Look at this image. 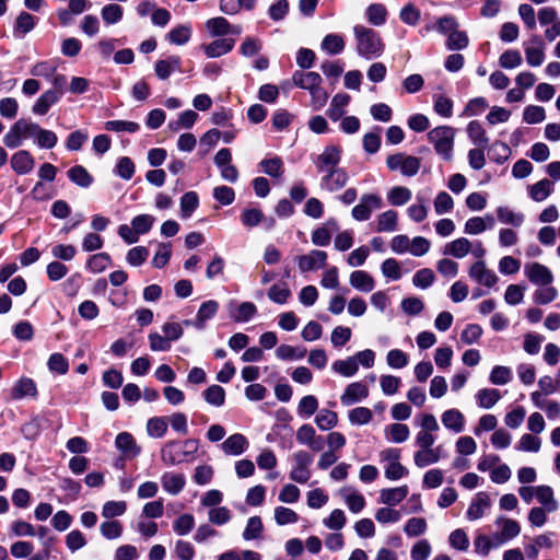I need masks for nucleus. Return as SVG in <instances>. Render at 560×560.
Returning a JSON list of instances; mask_svg holds the SVG:
<instances>
[{"label":"nucleus","mask_w":560,"mask_h":560,"mask_svg":"<svg viewBox=\"0 0 560 560\" xmlns=\"http://www.w3.org/2000/svg\"><path fill=\"white\" fill-rule=\"evenodd\" d=\"M358 54L370 60L380 57L384 51V43L380 35L372 28L363 25L353 26Z\"/></svg>","instance_id":"f257e3e1"},{"label":"nucleus","mask_w":560,"mask_h":560,"mask_svg":"<svg viewBox=\"0 0 560 560\" xmlns=\"http://www.w3.org/2000/svg\"><path fill=\"white\" fill-rule=\"evenodd\" d=\"M456 130L450 126H440L428 132V140L433 145L434 151L445 161L453 159V148Z\"/></svg>","instance_id":"f03ea898"},{"label":"nucleus","mask_w":560,"mask_h":560,"mask_svg":"<svg viewBox=\"0 0 560 560\" xmlns=\"http://www.w3.org/2000/svg\"><path fill=\"white\" fill-rule=\"evenodd\" d=\"M198 450V443L195 440L185 442L167 443L161 452V459L166 465H176L189 460L190 456Z\"/></svg>","instance_id":"7ed1b4c3"},{"label":"nucleus","mask_w":560,"mask_h":560,"mask_svg":"<svg viewBox=\"0 0 560 560\" xmlns=\"http://www.w3.org/2000/svg\"><path fill=\"white\" fill-rule=\"evenodd\" d=\"M38 127L39 125L35 122L19 119L3 137V143L10 149H15L27 138L35 139Z\"/></svg>","instance_id":"20e7f679"},{"label":"nucleus","mask_w":560,"mask_h":560,"mask_svg":"<svg viewBox=\"0 0 560 560\" xmlns=\"http://www.w3.org/2000/svg\"><path fill=\"white\" fill-rule=\"evenodd\" d=\"M386 165L390 171H397L402 176L412 177L421 167L419 158L406 153H395L386 158Z\"/></svg>","instance_id":"39448f33"},{"label":"nucleus","mask_w":560,"mask_h":560,"mask_svg":"<svg viewBox=\"0 0 560 560\" xmlns=\"http://www.w3.org/2000/svg\"><path fill=\"white\" fill-rule=\"evenodd\" d=\"M291 459L292 468L289 474L290 479L298 483H306L312 476L310 466L313 463V456L308 452L300 450L292 454Z\"/></svg>","instance_id":"423d86ee"},{"label":"nucleus","mask_w":560,"mask_h":560,"mask_svg":"<svg viewBox=\"0 0 560 560\" xmlns=\"http://www.w3.org/2000/svg\"><path fill=\"white\" fill-rule=\"evenodd\" d=\"M383 202L381 196L376 194H364L360 198V202L353 207L351 214L357 221H366L371 218L372 212L382 208Z\"/></svg>","instance_id":"0eeeda50"},{"label":"nucleus","mask_w":560,"mask_h":560,"mask_svg":"<svg viewBox=\"0 0 560 560\" xmlns=\"http://www.w3.org/2000/svg\"><path fill=\"white\" fill-rule=\"evenodd\" d=\"M295 261L301 272L314 271L326 266L327 253L319 249H313L307 254L296 256Z\"/></svg>","instance_id":"6e6552de"},{"label":"nucleus","mask_w":560,"mask_h":560,"mask_svg":"<svg viewBox=\"0 0 560 560\" xmlns=\"http://www.w3.org/2000/svg\"><path fill=\"white\" fill-rule=\"evenodd\" d=\"M341 160V149L338 145H327L323 152L317 155L314 163L319 173H325L335 168Z\"/></svg>","instance_id":"1a4fd4ad"},{"label":"nucleus","mask_w":560,"mask_h":560,"mask_svg":"<svg viewBox=\"0 0 560 560\" xmlns=\"http://www.w3.org/2000/svg\"><path fill=\"white\" fill-rule=\"evenodd\" d=\"M443 457L445 451L442 445L418 448L413 454V463L418 468H425L439 463Z\"/></svg>","instance_id":"9d476101"},{"label":"nucleus","mask_w":560,"mask_h":560,"mask_svg":"<svg viewBox=\"0 0 560 560\" xmlns=\"http://www.w3.org/2000/svg\"><path fill=\"white\" fill-rule=\"evenodd\" d=\"M232 154L229 149H221L214 156V163L220 170L221 177L230 183H235L238 178L237 168L231 164Z\"/></svg>","instance_id":"9b49d317"},{"label":"nucleus","mask_w":560,"mask_h":560,"mask_svg":"<svg viewBox=\"0 0 560 560\" xmlns=\"http://www.w3.org/2000/svg\"><path fill=\"white\" fill-rule=\"evenodd\" d=\"M526 62L530 67H539L542 65L545 60V44L542 39L533 35L525 44H524Z\"/></svg>","instance_id":"f8f14e48"},{"label":"nucleus","mask_w":560,"mask_h":560,"mask_svg":"<svg viewBox=\"0 0 560 560\" xmlns=\"http://www.w3.org/2000/svg\"><path fill=\"white\" fill-rule=\"evenodd\" d=\"M320 178V188L328 192H335L343 188L348 183V174L343 168H335L323 173Z\"/></svg>","instance_id":"ddd939ff"},{"label":"nucleus","mask_w":560,"mask_h":560,"mask_svg":"<svg viewBox=\"0 0 560 560\" xmlns=\"http://www.w3.org/2000/svg\"><path fill=\"white\" fill-rule=\"evenodd\" d=\"M524 272L529 281L537 285H549L553 281L551 270L539 262L526 264Z\"/></svg>","instance_id":"4468645a"},{"label":"nucleus","mask_w":560,"mask_h":560,"mask_svg":"<svg viewBox=\"0 0 560 560\" xmlns=\"http://www.w3.org/2000/svg\"><path fill=\"white\" fill-rule=\"evenodd\" d=\"M296 441L301 445L310 447L314 452H319L324 447V438L316 434L311 424H303L296 430Z\"/></svg>","instance_id":"2eb2a0df"},{"label":"nucleus","mask_w":560,"mask_h":560,"mask_svg":"<svg viewBox=\"0 0 560 560\" xmlns=\"http://www.w3.org/2000/svg\"><path fill=\"white\" fill-rule=\"evenodd\" d=\"M469 277L477 283L492 288L498 282L497 275L487 268L483 260H479L471 265L469 269Z\"/></svg>","instance_id":"dca6fc26"},{"label":"nucleus","mask_w":560,"mask_h":560,"mask_svg":"<svg viewBox=\"0 0 560 560\" xmlns=\"http://www.w3.org/2000/svg\"><path fill=\"white\" fill-rule=\"evenodd\" d=\"M115 446L126 459L137 457L141 448L129 432H120L115 439Z\"/></svg>","instance_id":"f3484780"},{"label":"nucleus","mask_w":560,"mask_h":560,"mask_svg":"<svg viewBox=\"0 0 560 560\" xmlns=\"http://www.w3.org/2000/svg\"><path fill=\"white\" fill-rule=\"evenodd\" d=\"M369 396V388L362 382H354L349 384L343 394L340 396V401L343 406L354 405Z\"/></svg>","instance_id":"a211bd4d"},{"label":"nucleus","mask_w":560,"mask_h":560,"mask_svg":"<svg viewBox=\"0 0 560 560\" xmlns=\"http://www.w3.org/2000/svg\"><path fill=\"white\" fill-rule=\"evenodd\" d=\"M37 396V387L35 382L30 377H21L18 380L10 389V397L13 400H21L30 397L35 398Z\"/></svg>","instance_id":"6ab92c4d"},{"label":"nucleus","mask_w":560,"mask_h":560,"mask_svg":"<svg viewBox=\"0 0 560 560\" xmlns=\"http://www.w3.org/2000/svg\"><path fill=\"white\" fill-rule=\"evenodd\" d=\"M495 524L502 527L500 534L494 535L497 545H502L515 538L521 533V526L515 520L500 516L495 520Z\"/></svg>","instance_id":"aec40b11"},{"label":"nucleus","mask_w":560,"mask_h":560,"mask_svg":"<svg viewBox=\"0 0 560 560\" xmlns=\"http://www.w3.org/2000/svg\"><path fill=\"white\" fill-rule=\"evenodd\" d=\"M248 445L249 443L245 435L234 433L223 441L220 447L225 455L240 456L247 450Z\"/></svg>","instance_id":"412c9836"},{"label":"nucleus","mask_w":560,"mask_h":560,"mask_svg":"<svg viewBox=\"0 0 560 560\" xmlns=\"http://www.w3.org/2000/svg\"><path fill=\"white\" fill-rule=\"evenodd\" d=\"M34 158L26 150L14 153L11 158V167L19 175L28 174L34 168Z\"/></svg>","instance_id":"4be33fe9"},{"label":"nucleus","mask_w":560,"mask_h":560,"mask_svg":"<svg viewBox=\"0 0 560 560\" xmlns=\"http://www.w3.org/2000/svg\"><path fill=\"white\" fill-rule=\"evenodd\" d=\"M339 495L346 502L352 513H360L365 506L364 497L352 487H343L339 490Z\"/></svg>","instance_id":"5701e85b"},{"label":"nucleus","mask_w":560,"mask_h":560,"mask_svg":"<svg viewBox=\"0 0 560 560\" xmlns=\"http://www.w3.org/2000/svg\"><path fill=\"white\" fill-rule=\"evenodd\" d=\"M161 483L167 493L176 495L184 489L186 480L183 474L167 471L162 475Z\"/></svg>","instance_id":"b1692460"},{"label":"nucleus","mask_w":560,"mask_h":560,"mask_svg":"<svg viewBox=\"0 0 560 560\" xmlns=\"http://www.w3.org/2000/svg\"><path fill=\"white\" fill-rule=\"evenodd\" d=\"M490 508V498L486 492H479L471 501L468 510L467 517L470 521L481 518L487 510Z\"/></svg>","instance_id":"393cba45"},{"label":"nucleus","mask_w":560,"mask_h":560,"mask_svg":"<svg viewBox=\"0 0 560 560\" xmlns=\"http://www.w3.org/2000/svg\"><path fill=\"white\" fill-rule=\"evenodd\" d=\"M441 420L443 425L454 433H460L465 429V417L458 409L445 410Z\"/></svg>","instance_id":"a878e982"},{"label":"nucleus","mask_w":560,"mask_h":560,"mask_svg":"<svg viewBox=\"0 0 560 560\" xmlns=\"http://www.w3.org/2000/svg\"><path fill=\"white\" fill-rule=\"evenodd\" d=\"M292 81L294 85L307 90L308 92L318 88L322 83V77L317 72L295 71Z\"/></svg>","instance_id":"bb28decb"},{"label":"nucleus","mask_w":560,"mask_h":560,"mask_svg":"<svg viewBox=\"0 0 560 560\" xmlns=\"http://www.w3.org/2000/svg\"><path fill=\"white\" fill-rule=\"evenodd\" d=\"M61 97V93L54 90L44 92L35 102L32 112L36 115H45L49 108L55 105Z\"/></svg>","instance_id":"cd10ccee"},{"label":"nucleus","mask_w":560,"mask_h":560,"mask_svg":"<svg viewBox=\"0 0 560 560\" xmlns=\"http://www.w3.org/2000/svg\"><path fill=\"white\" fill-rule=\"evenodd\" d=\"M409 489L407 486L388 488L381 490L380 494V503L394 506L400 503L407 495Z\"/></svg>","instance_id":"c85d7f7f"},{"label":"nucleus","mask_w":560,"mask_h":560,"mask_svg":"<svg viewBox=\"0 0 560 560\" xmlns=\"http://www.w3.org/2000/svg\"><path fill=\"white\" fill-rule=\"evenodd\" d=\"M349 282L354 289L365 293L371 292L375 287L374 279L363 270L351 272Z\"/></svg>","instance_id":"c756f323"},{"label":"nucleus","mask_w":560,"mask_h":560,"mask_svg":"<svg viewBox=\"0 0 560 560\" xmlns=\"http://www.w3.org/2000/svg\"><path fill=\"white\" fill-rule=\"evenodd\" d=\"M180 69V58L171 56L167 59L159 60L155 63V73L159 79L166 80L171 73Z\"/></svg>","instance_id":"7c9ffc66"},{"label":"nucleus","mask_w":560,"mask_h":560,"mask_svg":"<svg viewBox=\"0 0 560 560\" xmlns=\"http://www.w3.org/2000/svg\"><path fill=\"white\" fill-rule=\"evenodd\" d=\"M467 135L471 142L480 148H487L489 144V138L481 124L477 120H472L467 126Z\"/></svg>","instance_id":"2f4dec72"},{"label":"nucleus","mask_w":560,"mask_h":560,"mask_svg":"<svg viewBox=\"0 0 560 560\" xmlns=\"http://www.w3.org/2000/svg\"><path fill=\"white\" fill-rule=\"evenodd\" d=\"M198 114L191 109L185 110L179 114L178 118L171 120L167 125L168 129L173 132H178L180 129H189L197 121Z\"/></svg>","instance_id":"473e14b6"},{"label":"nucleus","mask_w":560,"mask_h":560,"mask_svg":"<svg viewBox=\"0 0 560 560\" xmlns=\"http://www.w3.org/2000/svg\"><path fill=\"white\" fill-rule=\"evenodd\" d=\"M410 430L407 424L393 423L385 428V436L393 443H404L409 439Z\"/></svg>","instance_id":"72a5a7b5"},{"label":"nucleus","mask_w":560,"mask_h":560,"mask_svg":"<svg viewBox=\"0 0 560 560\" xmlns=\"http://www.w3.org/2000/svg\"><path fill=\"white\" fill-rule=\"evenodd\" d=\"M69 179L75 185L88 188L93 183L92 175L82 165H74L68 171Z\"/></svg>","instance_id":"f704fd0d"},{"label":"nucleus","mask_w":560,"mask_h":560,"mask_svg":"<svg viewBox=\"0 0 560 560\" xmlns=\"http://www.w3.org/2000/svg\"><path fill=\"white\" fill-rule=\"evenodd\" d=\"M471 248V243L465 237H459L448 243L444 248L445 255H451L455 258L465 257Z\"/></svg>","instance_id":"c9c22d12"},{"label":"nucleus","mask_w":560,"mask_h":560,"mask_svg":"<svg viewBox=\"0 0 560 560\" xmlns=\"http://www.w3.org/2000/svg\"><path fill=\"white\" fill-rule=\"evenodd\" d=\"M536 498L540 504L544 505L547 512H555L558 510V502L553 497V490L549 486H538L536 490Z\"/></svg>","instance_id":"e433bc0d"},{"label":"nucleus","mask_w":560,"mask_h":560,"mask_svg":"<svg viewBox=\"0 0 560 560\" xmlns=\"http://www.w3.org/2000/svg\"><path fill=\"white\" fill-rule=\"evenodd\" d=\"M241 34L240 26L231 25L224 18L212 19V37Z\"/></svg>","instance_id":"4c0bfd02"},{"label":"nucleus","mask_w":560,"mask_h":560,"mask_svg":"<svg viewBox=\"0 0 560 560\" xmlns=\"http://www.w3.org/2000/svg\"><path fill=\"white\" fill-rule=\"evenodd\" d=\"M350 102V96L345 93H338L336 94L330 103V106L328 108V116L331 120L336 121L340 119V117L343 114V108L348 105Z\"/></svg>","instance_id":"58836bf2"},{"label":"nucleus","mask_w":560,"mask_h":560,"mask_svg":"<svg viewBox=\"0 0 560 560\" xmlns=\"http://www.w3.org/2000/svg\"><path fill=\"white\" fill-rule=\"evenodd\" d=\"M411 190L404 186L392 187L387 192V200L390 205L400 207L410 201Z\"/></svg>","instance_id":"ea45409f"},{"label":"nucleus","mask_w":560,"mask_h":560,"mask_svg":"<svg viewBox=\"0 0 560 560\" xmlns=\"http://www.w3.org/2000/svg\"><path fill=\"white\" fill-rule=\"evenodd\" d=\"M497 214L501 223L510 224L514 228L521 226L524 222V214L522 212H515L509 207H499Z\"/></svg>","instance_id":"a19ab883"},{"label":"nucleus","mask_w":560,"mask_h":560,"mask_svg":"<svg viewBox=\"0 0 560 560\" xmlns=\"http://www.w3.org/2000/svg\"><path fill=\"white\" fill-rule=\"evenodd\" d=\"M501 398L500 392L494 388H483L478 390L476 399L481 408H492Z\"/></svg>","instance_id":"79ce46f5"},{"label":"nucleus","mask_w":560,"mask_h":560,"mask_svg":"<svg viewBox=\"0 0 560 560\" xmlns=\"http://www.w3.org/2000/svg\"><path fill=\"white\" fill-rule=\"evenodd\" d=\"M199 206V199L195 191H188L180 198V218L188 219Z\"/></svg>","instance_id":"37998d69"},{"label":"nucleus","mask_w":560,"mask_h":560,"mask_svg":"<svg viewBox=\"0 0 560 560\" xmlns=\"http://www.w3.org/2000/svg\"><path fill=\"white\" fill-rule=\"evenodd\" d=\"M398 214L394 210H387L377 218V232H394L397 230Z\"/></svg>","instance_id":"c03bdc74"},{"label":"nucleus","mask_w":560,"mask_h":560,"mask_svg":"<svg viewBox=\"0 0 560 560\" xmlns=\"http://www.w3.org/2000/svg\"><path fill=\"white\" fill-rule=\"evenodd\" d=\"M112 264V258L107 253H98L89 257L86 268L93 273L103 272Z\"/></svg>","instance_id":"a18cd8bd"},{"label":"nucleus","mask_w":560,"mask_h":560,"mask_svg":"<svg viewBox=\"0 0 560 560\" xmlns=\"http://www.w3.org/2000/svg\"><path fill=\"white\" fill-rule=\"evenodd\" d=\"M320 47L329 55H338L345 49V42L338 34H328L323 38Z\"/></svg>","instance_id":"49530a36"},{"label":"nucleus","mask_w":560,"mask_h":560,"mask_svg":"<svg viewBox=\"0 0 560 560\" xmlns=\"http://www.w3.org/2000/svg\"><path fill=\"white\" fill-rule=\"evenodd\" d=\"M35 26V18L27 13V12H21L16 20L14 25V35L22 37L25 34L30 33Z\"/></svg>","instance_id":"de8ad7c7"},{"label":"nucleus","mask_w":560,"mask_h":560,"mask_svg":"<svg viewBox=\"0 0 560 560\" xmlns=\"http://www.w3.org/2000/svg\"><path fill=\"white\" fill-rule=\"evenodd\" d=\"M366 19L372 25L381 26L386 22L387 10L381 3H373L366 9Z\"/></svg>","instance_id":"09e8293b"},{"label":"nucleus","mask_w":560,"mask_h":560,"mask_svg":"<svg viewBox=\"0 0 560 560\" xmlns=\"http://www.w3.org/2000/svg\"><path fill=\"white\" fill-rule=\"evenodd\" d=\"M500 545H497V540L490 538L485 534H478L474 540L475 552L478 556L487 557L492 548H497Z\"/></svg>","instance_id":"8fccbe9b"},{"label":"nucleus","mask_w":560,"mask_h":560,"mask_svg":"<svg viewBox=\"0 0 560 560\" xmlns=\"http://www.w3.org/2000/svg\"><path fill=\"white\" fill-rule=\"evenodd\" d=\"M234 45L235 40L230 36L212 37V58L228 54Z\"/></svg>","instance_id":"3c124183"},{"label":"nucleus","mask_w":560,"mask_h":560,"mask_svg":"<svg viewBox=\"0 0 560 560\" xmlns=\"http://www.w3.org/2000/svg\"><path fill=\"white\" fill-rule=\"evenodd\" d=\"M315 423L323 431L330 430L337 425L338 415L335 411L322 409L315 417Z\"/></svg>","instance_id":"603ef678"},{"label":"nucleus","mask_w":560,"mask_h":560,"mask_svg":"<svg viewBox=\"0 0 560 560\" xmlns=\"http://www.w3.org/2000/svg\"><path fill=\"white\" fill-rule=\"evenodd\" d=\"M331 368L336 373L346 377H351L358 371V362L354 357H350L346 360L335 361Z\"/></svg>","instance_id":"864d4df0"},{"label":"nucleus","mask_w":560,"mask_h":560,"mask_svg":"<svg viewBox=\"0 0 560 560\" xmlns=\"http://www.w3.org/2000/svg\"><path fill=\"white\" fill-rule=\"evenodd\" d=\"M305 354L306 349L302 347L281 345L276 349V355L280 360H299L304 358Z\"/></svg>","instance_id":"5fc2aeb1"},{"label":"nucleus","mask_w":560,"mask_h":560,"mask_svg":"<svg viewBox=\"0 0 560 560\" xmlns=\"http://www.w3.org/2000/svg\"><path fill=\"white\" fill-rule=\"evenodd\" d=\"M104 128L107 131L135 133L139 131L140 125L129 120H108Z\"/></svg>","instance_id":"6e6d98bb"},{"label":"nucleus","mask_w":560,"mask_h":560,"mask_svg":"<svg viewBox=\"0 0 560 560\" xmlns=\"http://www.w3.org/2000/svg\"><path fill=\"white\" fill-rule=\"evenodd\" d=\"M47 368L51 373L65 375L69 370V362L65 355L59 352H55L48 358Z\"/></svg>","instance_id":"4d7b16f0"},{"label":"nucleus","mask_w":560,"mask_h":560,"mask_svg":"<svg viewBox=\"0 0 560 560\" xmlns=\"http://www.w3.org/2000/svg\"><path fill=\"white\" fill-rule=\"evenodd\" d=\"M35 141L40 149H52L58 141L57 135L48 129H43L40 126L37 129Z\"/></svg>","instance_id":"13d9d810"},{"label":"nucleus","mask_w":560,"mask_h":560,"mask_svg":"<svg viewBox=\"0 0 560 560\" xmlns=\"http://www.w3.org/2000/svg\"><path fill=\"white\" fill-rule=\"evenodd\" d=\"M167 430V422L163 417H153L148 420L147 432L149 436L160 439L164 436Z\"/></svg>","instance_id":"bf43d9fd"},{"label":"nucleus","mask_w":560,"mask_h":560,"mask_svg":"<svg viewBox=\"0 0 560 560\" xmlns=\"http://www.w3.org/2000/svg\"><path fill=\"white\" fill-rule=\"evenodd\" d=\"M124 10L120 5L112 3L103 7L101 15L107 25L116 24L122 19Z\"/></svg>","instance_id":"052dcab7"},{"label":"nucleus","mask_w":560,"mask_h":560,"mask_svg":"<svg viewBox=\"0 0 560 560\" xmlns=\"http://www.w3.org/2000/svg\"><path fill=\"white\" fill-rule=\"evenodd\" d=\"M318 408V400L314 395L304 396L298 406V413L302 418H310Z\"/></svg>","instance_id":"680f3d73"},{"label":"nucleus","mask_w":560,"mask_h":560,"mask_svg":"<svg viewBox=\"0 0 560 560\" xmlns=\"http://www.w3.org/2000/svg\"><path fill=\"white\" fill-rule=\"evenodd\" d=\"M100 532L108 540L118 539L122 535V525L118 521H106L100 525Z\"/></svg>","instance_id":"e2e57ef3"},{"label":"nucleus","mask_w":560,"mask_h":560,"mask_svg":"<svg viewBox=\"0 0 560 560\" xmlns=\"http://www.w3.org/2000/svg\"><path fill=\"white\" fill-rule=\"evenodd\" d=\"M511 150L504 142L497 141L489 149V156L498 164H503L510 156Z\"/></svg>","instance_id":"0e129e2a"},{"label":"nucleus","mask_w":560,"mask_h":560,"mask_svg":"<svg viewBox=\"0 0 560 560\" xmlns=\"http://www.w3.org/2000/svg\"><path fill=\"white\" fill-rule=\"evenodd\" d=\"M551 183L548 179H541L534 184L529 189V196L535 201H544L551 194Z\"/></svg>","instance_id":"69168bd1"},{"label":"nucleus","mask_w":560,"mask_h":560,"mask_svg":"<svg viewBox=\"0 0 560 560\" xmlns=\"http://www.w3.org/2000/svg\"><path fill=\"white\" fill-rule=\"evenodd\" d=\"M373 418L372 411L366 407H355L348 413V419L352 424H368Z\"/></svg>","instance_id":"338daca9"},{"label":"nucleus","mask_w":560,"mask_h":560,"mask_svg":"<svg viewBox=\"0 0 560 560\" xmlns=\"http://www.w3.org/2000/svg\"><path fill=\"white\" fill-rule=\"evenodd\" d=\"M433 206L435 213L441 215L453 210L454 200L446 191H440L434 199Z\"/></svg>","instance_id":"774afa93"}]
</instances>
